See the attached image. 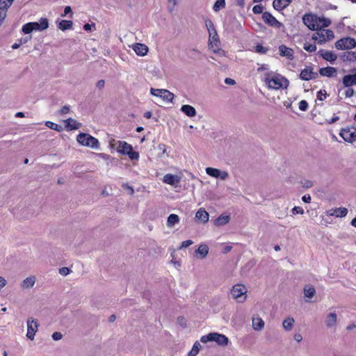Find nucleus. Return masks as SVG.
<instances>
[{
	"instance_id": "f257e3e1",
	"label": "nucleus",
	"mask_w": 356,
	"mask_h": 356,
	"mask_svg": "<svg viewBox=\"0 0 356 356\" xmlns=\"http://www.w3.org/2000/svg\"><path fill=\"white\" fill-rule=\"evenodd\" d=\"M264 81L268 88L273 90L286 88L289 85V81L286 78L273 72L266 73Z\"/></svg>"
},
{
	"instance_id": "f03ea898",
	"label": "nucleus",
	"mask_w": 356,
	"mask_h": 356,
	"mask_svg": "<svg viewBox=\"0 0 356 356\" xmlns=\"http://www.w3.org/2000/svg\"><path fill=\"white\" fill-rule=\"evenodd\" d=\"M302 21L305 25L313 31L318 29V28L327 27L331 24L330 19L318 17L312 14H305L302 17Z\"/></svg>"
},
{
	"instance_id": "7ed1b4c3",
	"label": "nucleus",
	"mask_w": 356,
	"mask_h": 356,
	"mask_svg": "<svg viewBox=\"0 0 356 356\" xmlns=\"http://www.w3.org/2000/svg\"><path fill=\"white\" fill-rule=\"evenodd\" d=\"M205 26L209 34V47L214 53H217L220 50V40L217 33L216 28L214 27L213 22L207 18L204 20Z\"/></svg>"
},
{
	"instance_id": "20e7f679",
	"label": "nucleus",
	"mask_w": 356,
	"mask_h": 356,
	"mask_svg": "<svg viewBox=\"0 0 356 356\" xmlns=\"http://www.w3.org/2000/svg\"><path fill=\"white\" fill-rule=\"evenodd\" d=\"M77 142L83 146L89 147L92 149H99V140L86 133H80L76 136Z\"/></svg>"
},
{
	"instance_id": "39448f33",
	"label": "nucleus",
	"mask_w": 356,
	"mask_h": 356,
	"mask_svg": "<svg viewBox=\"0 0 356 356\" xmlns=\"http://www.w3.org/2000/svg\"><path fill=\"white\" fill-rule=\"evenodd\" d=\"M117 152L122 155H127L131 161L139 159V153L134 151L133 147L126 141H118Z\"/></svg>"
},
{
	"instance_id": "423d86ee",
	"label": "nucleus",
	"mask_w": 356,
	"mask_h": 356,
	"mask_svg": "<svg viewBox=\"0 0 356 356\" xmlns=\"http://www.w3.org/2000/svg\"><path fill=\"white\" fill-rule=\"evenodd\" d=\"M315 30L316 31L313 34L312 40L317 41L321 44L334 38V32L330 29L318 28V29Z\"/></svg>"
},
{
	"instance_id": "0eeeda50",
	"label": "nucleus",
	"mask_w": 356,
	"mask_h": 356,
	"mask_svg": "<svg viewBox=\"0 0 356 356\" xmlns=\"http://www.w3.org/2000/svg\"><path fill=\"white\" fill-rule=\"evenodd\" d=\"M246 293L247 289L245 285L235 284L231 289L230 295L238 302H243L247 298Z\"/></svg>"
},
{
	"instance_id": "6e6552de",
	"label": "nucleus",
	"mask_w": 356,
	"mask_h": 356,
	"mask_svg": "<svg viewBox=\"0 0 356 356\" xmlns=\"http://www.w3.org/2000/svg\"><path fill=\"white\" fill-rule=\"evenodd\" d=\"M356 47V41L350 37L343 38L337 40L335 43V47L337 49H350Z\"/></svg>"
},
{
	"instance_id": "1a4fd4ad",
	"label": "nucleus",
	"mask_w": 356,
	"mask_h": 356,
	"mask_svg": "<svg viewBox=\"0 0 356 356\" xmlns=\"http://www.w3.org/2000/svg\"><path fill=\"white\" fill-rule=\"evenodd\" d=\"M339 135L345 141L353 143L356 140V128L354 127L343 128Z\"/></svg>"
},
{
	"instance_id": "9d476101",
	"label": "nucleus",
	"mask_w": 356,
	"mask_h": 356,
	"mask_svg": "<svg viewBox=\"0 0 356 356\" xmlns=\"http://www.w3.org/2000/svg\"><path fill=\"white\" fill-rule=\"evenodd\" d=\"M312 66H306V67L301 70L299 78L303 81H310L316 79L318 76V74L313 71Z\"/></svg>"
},
{
	"instance_id": "9b49d317",
	"label": "nucleus",
	"mask_w": 356,
	"mask_h": 356,
	"mask_svg": "<svg viewBox=\"0 0 356 356\" xmlns=\"http://www.w3.org/2000/svg\"><path fill=\"white\" fill-rule=\"evenodd\" d=\"M200 341L203 343L216 341L218 345H222V334L211 332L207 335L202 336Z\"/></svg>"
},
{
	"instance_id": "f8f14e48",
	"label": "nucleus",
	"mask_w": 356,
	"mask_h": 356,
	"mask_svg": "<svg viewBox=\"0 0 356 356\" xmlns=\"http://www.w3.org/2000/svg\"><path fill=\"white\" fill-rule=\"evenodd\" d=\"M262 19L266 24L270 26L280 29L283 24L280 22L271 13L269 12H264L262 14Z\"/></svg>"
},
{
	"instance_id": "ddd939ff",
	"label": "nucleus",
	"mask_w": 356,
	"mask_h": 356,
	"mask_svg": "<svg viewBox=\"0 0 356 356\" xmlns=\"http://www.w3.org/2000/svg\"><path fill=\"white\" fill-rule=\"evenodd\" d=\"M39 324L37 321L33 319L32 318H29L27 320V333L26 337L31 339H34V336L35 332L38 331Z\"/></svg>"
},
{
	"instance_id": "4468645a",
	"label": "nucleus",
	"mask_w": 356,
	"mask_h": 356,
	"mask_svg": "<svg viewBox=\"0 0 356 356\" xmlns=\"http://www.w3.org/2000/svg\"><path fill=\"white\" fill-rule=\"evenodd\" d=\"M33 31H42L48 29L49 20L47 18L42 17L38 22H31Z\"/></svg>"
},
{
	"instance_id": "2eb2a0df",
	"label": "nucleus",
	"mask_w": 356,
	"mask_h": 356,
	"mask_svg": "<svg viewBox=\"0 0 356 356\" xmlns=\"http://www.w3.org/2000/svg\"><path fill=\"white\" fill-rule=\"evenodd\" d=\"M209 217L208 212L204 208H200L196 212L195 218L199 222L206 223L209 220Z\"/></svg>"
},
{
	"instance_id": "dca6fc26",
	"label": "nucleus",
	"mask_w": 356,
	"mask_h": 356,
	"mask_svg": "<svg viewBox=\"0 0 356 356\" xmlns=\"http://www.w3.org/2000/svg\"><path fill=\"white\" fill-rule=\"evenodd\" d=\"M279 51L281 56L286 57L290 60H293L294 58L293 50L284 44H282L279 47Z\"/></svg>"
},
{
	"instance_id": "f3484780",
	"label": "nucleus",
	"mask_w": 356,
	"mask_h": 356,
	"mask_svg": "<svg viewBox=\"0 0 356 356\" xmlns=\"http://www.w3.org/2000/svg\"><path fill=\"white\" fill-rule=\"evenodd\" d=\"M133 49L137 55L140 56H145L148 52V47L142 43H136L133 46Z\"/></svg>"
},
{
	"instance_id": "a211bd4d",
	"label": "nucleus",
	"mask_w": 356,
	"mask_h": 356,
	"mask_svg": "<svg viewBox=\"0 0 356 356\" xmlns=\"http://www.w3.org/2000/svg\"><path fill=\"white\" fill-rule=\"evenodd\" d=\"M318 54L321 56L325 60L331 63L335 61L337 58V55L331 51H325L323 49H321L318 51Z\"/></svg>"
},
{
	"instance_id": "6ab92c4d",
	"label": "nucleus",
	"mask_w": 356,
	"mask_h": 356,
	"mask_svg": "<svg viewBox=\"0 0 356 356\" xmlns=\"http://www.w3.org/2000/svg\"><path fill=\"white\" fill-rule=\"evenodd\" d=\"M163 181L171 186H175L180 181V177L172 174H166L164 175Z\"/></svg>"
},
{
	"instance_id": "aec40b11",
	"label": "nucleus",
	"mask_w": 356,
	"mask_h": 356,
	"mask_svg": "<svg viewBox=\"0 0 356 356\" xmlns=\"http://www.w3.org/2000/svg\"><path fill=\"white\" fill-rule=\"evenodd\" d=\"M319 74L322 76L332 77L337 74V70L333 67H322L319 70Z\"/></svg>"
},
{
	"instance_id": "412c9836",
	"label": "nucleus",
	"mask_w": 356,
	"mask_h": 356,
	"mask_svg": "<svg viewBox=\"0 0 356 356\" xmlns=\"http://www.w3.org/2000/svg\"><path fill=\"white\" fill-rule=\"evenodd\" d=\"M291 1L292 0H274L273 6L277 10H282L286 8Z\"/></svg>"
},
{
	"instance_id": "4be33fe9",
	"label": "nucleus",
	"mask_w": 356,
	"mask_h": 356,
	"mask_svg": "<svg viewBox=\"0 0 356 356\" xmlns=\"http://www.w3.org/2000/svg\"><path fill=\"white\" fill-rule=\"evenodd\" d=\"M252 327L254 330L260 331L264 327V321L259 315L253 316L252 318Z\"/></svg>"
},
{
	"instance_id": "5701e85b",
	"label": "nucleus",
	"mask_w": 356,
	"mask_h": 356,
	"mask_svg": "<svg viewBox=\"0 0 356 356\" xmlns=\"http://www.w3.org/2000/svg\"><path fill=\"white\" fill-rule=\"evenodd\" d=\"M180 111L188 117H194L197 113L195 108L188 104L182 105Z\"/></svg>"
},
{
	"instance_id": "b1692460",
	"label": "nucleus",
	"mask_w": 356,
	"mask_h": 356,
	"mask_svg": "<svg viewBox=\"0 0 356 356\" xmlns=\"http://www.w3.org/2000/svg\"><path fill=\"white\" fill-rule=\"evenodd\" d=\"M348 213V209L345 207L336 208L330 211L329 215L334 216L338 218L345 217Z\"/></svg>"
},
{
	"instance_id": "393cba45",
	"label": "nucleus",
	"mask_w": 356,
	"mask_h": 356,
	"mask_svg": "<svg viewBox=\"0 0 356 356\" xmlns=\"http://www.w3.org/2000/svg\"><path fill=\"white\" fill-rule=\"evenodd\" d=\"M343 83L345 87H350L356 84V74H348L343 76Z\"/></svg>"
},
{
	"instance_id": "a878e982",
	"label": "nucleus",
	"mask_w": 356,
	"mask_h": 356,
	"mask_svg": "<svg viewBox=\"0 0 356 356\" xmlns=\"http://www.w3.org/2000/svg\"><path fill=\"white\" fill-rule=\"evenodd\" d=\"M206 172L207 175L212 177L220 178L222 179V172L219 169L208 167L206 168Z\"/></svg>"
},
{
	"instance_id": "bb28decb",
	"label": "nucleus",
	"mask_w": 356,
	"mask_h": 356,
	"mask_svg": "<svg viewBox=\"0 0 356 356\" xmlns=\"http://www.w3.org/2000/svg\"><path fill=\"white\" fill-rule=\"evenodd\" d=\"M209 252V247L206 244H201L198 248L195 250V253L199 254L200 259H204L207 257Z\"/></svg>"
},
{
	"instance_id": "cd10ccee",
	"label": "nucleus",
	"mask_w": 356,
	"mask_h": 356,
	"mask_svg": "<svg viewBox=\"0 0 356 356\" xmlns=\"http://www.w3.org/2000/svg\"><path fill=\"white\" fill-rule=\"evenodd\" d=\"M35 282V278L34 276H30L23 280L21 284L22 289H30L33 286Z\"/></svg>"
},
{
	"instance_id": "c85d7f7f",
	"label": "nucleus",
	"mask_w": 356,
	"mask_h": 356,
	"mask_svg": "<svg viewBox=\"0 0 356 356\" xmlns=\"http://www.w3.org/2000/svg\"><path fill=\"white\" fill-rule=\"evenodd\" d=\"M73 22L71 20L62 19L59 22L58 27L63 31L72 28Z\"/></svg>"
},
{
	"instance_id": "c756f323",
	"label": "nucleus",
	"mask_w": 356,
	"mask_h": 356,
	"mask_svg": "<svg viewBox=\"0 0 356 356\" xmlns=\"http://www.w3.org/2000/svg\"><path fill=\"white\" fill-rule=\"evenodd\" d=\"M179 222V217L178 215L171 213L169 215L167 219V226L168 227H172L175 224Z\"/></svg>"
},
{
	"instance_id": "7c9ffc66",
	"label": "nucleus",
	"mask_w": 356,
	"mask_h": 356,
	"mask_svg": "<svg viewBox=\"0 0 356 356\" xmlns=\"http://www.w3.org/2000/svg\"><path fill=\"white\" fill-rule=\"evenodd\" d=\"M65 128L67 130L72 131V130H76L79 129V126L77 125V122L72 119V118H68L66 120H65Z\"/></svg>"
},
{
	"instance_id": "2f4dec72",
	"label": "nucleus",
	"mask_w": 356,
	"mask_h": 356,
	"mask_svg": "<svg viewBox=\"0 0 356 356\" xmlns=\"http://www.w3.org/2000/svg\"><path fill=\"white\" fill-rule=\"evenodd\" d=\"M337 322V314L334 312L330 313L325 321L327 327H332L335 325Z\"/></svg>"
},
{
	"instance_id": "473e14b6",
	"label": "nucleus",
	"mask_w": 356,
	"mask_h": 356,
	"mask_svg": "<svg viewBox=\"0 0 356 356\" xmlns=\"http://www.w3.org/2000/svg\"><path fill=\"white\" fill-rule=\"evenodd\" d=\"M201 347L202 346L200 342L196 341L194 343L192 349L188 352L187 356H196L198 354Z\"/></svg>"
},
{
	"instance_id": "72a5a7b5",
	"label": "nucleus",
	"mask_w": 356,
	"mask_h": 356,
	"mask_svg": "<svg viewBox=\"0 0 356 356\" xmlns=\"http://www.w3.org/2000/svg\"><path fill=\"white\" fill-rule=\"evenodd\" d=\"M341 58L344 61H355L356 60V53L354 51H347L343 54Z\"/></svg>"
},
{
	"instance_id": "f704fd0d",
	"label": "nucleus",
	"mask_w": 356,
	"mask_h": 356,
	"mask_svg": "<svg viewBox=\"0 0 356 356\" xmlns=\"http://www.w3.org/2000/svg\"><path fill=\"white\" fill-rule=\"evenodd\" d=\"M293 323L294 319L293 318L289 317L283 321L282 326L284 330L289 331L292 329Z\"/></svg>"
},
{
	"instance_id": "c9c22d12",
	"label": "nucleus",
	"mask_w": 356,
	"mask_h": 356,
	"mask_svg": "<svg viewBox=\"0 0 356 356\" xmlns=\"http://www.w3.org/2000/svg\"><path fill=\"white\" fill-rule=\"evenodd\" d=\"M45 125L51 129H53V130H55V131H62L63 130V128L61 125H59L56 123H54L53 122H51V121H47L45 122Z\"/></svg>"
},
{
	"instance_id": "e433bc0d",
	"label": "nucleus",
	"mask_w": 356,
	"mask_h": 356,
	"mask_svg": "<svg viewBox=\"0 0 356 356\" xmlns=\"http://www.w3.org/2000/svg\"><path fill=\"white\" fill-rule=\"evenodd\" d=\"M316 293V290L314 286H309L304 289V294L305 297L312 298Z\"/></svg>"
},
{
	"instance_id": "4c0bfd02",
	"label": "nucleus",
	"mask_w": 356,
	"mask_h": 356,
	"mask_svg": "<svg viewBox=\"0 0 356 356\" xmlns=\"http://www.w3.org/2000/svg\"><path fill=\"white\" fill-rule=\"evenodd\" d=\"M174 97L175 95L172 92L165 89V92H163L161 98L165 102H172Z\"/></svg>"
},
{
	"instance_id": "58836bf2",
	"label": "nucleus",
	"mask_w": 356,
	"mask_h": 356,
	"mask_svg": "<svg viewBox=\"0 0 356 356\" xmlns=\"http://www.w3.org/2000/svg\"><path fill=\"white\" fill-rule=\"evenodd\" d=\"M15 0H0V10H8Z\"/></svg>"
},
{
	"instance_id": "ea45409f",
	"label": "nucleus",
	"mask_w": 356,
	"mask_h": 356,
	"mask_svg": "<svg viewBox=\"0 0 356 356\" xmlns=\"http://www.w3.org/2000/svg\"><path fill=\"white\" fill-rule=\"evenodd\" d=\"M269 50V48L267 47H264L262 44H258L254 47V51L255 52L260 54H266Z\"/></svg>"
},
{
	"instance_id": "a19ab883",
	"label": "nucleus",
	"mask_w": 356,
	"mask_h": 356,
	"mask_svg": "<svg viewBox=\"0 0 356 356\" xmlns=\"http://www.w3.org/2000/svg\"><path fill=\"white\" fill-rule=\"evenodd\" d=\"M163 92H165V89H155L153 88H151L150 89V93L153 96H156L158 97H161Z\"/></svg>"
},
{
	"instance_id": "79ce46f5",
	"label": "nucleus",
	"mask_w": 356,
	"mask_h": 356,
	"mask_svg": "<svg viewBox=\"0 0 356 356\" xmlns=\"http://www.w3.org/2000/svg\"><path fill=\"white\" fill-rule=\"evenodd\" d=\"M22 31L24 34H29L32 31H33V27H32V25H31V22H28V23L24 24L22 28Z\"/></svg>"
},
{
	"instance_id": "37998d69",
	"label": "nucleus",
	"mask_w": 356,
	"mask_h": 356,
	"mask_svg": "<svg viewBox=\"0 0 356 356\" xmlns=\"http://www.w3.org/2000/svg\"><path fill=\"white\" fill-rule=\"evenodd\" d=\"M303 49L308 52H314L316 51V47L314 44L305 42L303 45Z\"/></svg>"
},
{
	"instance_id": "c03bdc74",
	"label": "nucleus",
	"mask_w": 356,
	"mask_h": 356,
	"mask_svg": "<svg viewBox=\"0 0 356 356\" xmlns=\"http://www.w3.org/2000/svg\"><path fill=\"white\" fill-rule=\"evenodd\" d=\"M67 15H70V17H72V8L70 6H67L64 8L63 13L61 14V17H64L67 16Z\"/></svg>"
},
{
	"instance_id": "a18cd8bd",
	"label": "nucleus",
	"mask_w": 356,
	"mask_h": 356,
	"mask_svg": "<svg viewBox=\"0 0 356 356\" xmlns=\"http://www.w3.org/2000/svg\"><path fill=\"white\" fill-rule=\"evenodd\" d=\"M308 108V103L306 100H301L299 102V109L302 111H307Z\"/></svg>"
},
{
	"instance_id": "49530a36",
	"label": "nucleus",
	"mask_w": 356,
	"mask_h": 356,
	"mask_svg": "<svg viewBox=\"0 0 356 356\" xmlns=\"http://www.w3.org/2000/svg\"><path fill=\"white\" fill-rule=\"evenodd\" d=\"M264 7L261 5H256L253 7L252 11L254 14H261L263 13Z\"/></svg>"
},
{
	"instance_id": "de8ad7c7",
	"label": "nucleus",
	"mask_w": 356,
	"mask_h": 356,
	"mask_svg": "<svg viewBox=\"0 0 356 356\" xmlns=\"http://www.w3.org/2000/svg\"><path fill=\"white\" fill-rule=\"evenodd\" d=\"M221 8H222V0H217L213 5V9L217 12L219 11Z\"/></svg>"
},
{
	"instance_id": "09e8293b",
	"label": "nucleus",
	"mask_w": 356,
	"mask_h": 356,
	"mask_svg": "<svg viewBox=\"0 0 356 356\" xmlns=\"http://www.w3.org/2000/svg\"><path fill=\"white\" fill-rule=\"evenodd\" d=\"M70 273V269L67 267H62L59 269V273L62 275L66 276Z\"/></svg>"
},
{
	"instance_id": "8fccbe9b",
	"label": "nucleus",
	"mask_w": 356,
	"mask_h": 356,
	"mask_svg": "<svg viewBox=\"0 0 356 356\" xmlns=\"http://www.w3.org/2000/svg\"><path fill=\"white\" fill-rule=\"evenodd\" d=\"M95 27V24H88L86 23L83 25V29L86 31H92L93 29Z\"/></svg>"
},
{
	"instance_id": "3c124183",
	"label": "nucleus",
	"mask_w": 356,
	"mask_h": 356,
	"mask_svg": "<svg viewBox=\"0 0 356 356\" xmlns=\"http://www.w3.org/2000/svg\"><path fill=\"white\" fill-rule=\"evenodd\" d=\"M291 211L293 214H302L304 213L303 209L300 207H294Z\"/></svg>"
},
{
	"instance_id": "603ef678",
	"label": "nucleus",
	"mask_w": 356,
	"mask_h": 356,
	"mask_svg": "<svg viewBox=\"0 0 356 356\" xmlns=\"http://www.w3.org/2000/svg\"><path fill=\"white\" fill-rule=\"evenodd\" d=\"M51 337L54 341H58L62 339L63 334L59 332H54Z\"/></svg>"
},
{
	"instance_id": "864d4df0",
	"label": "nucleus",
	"mask_w": 356,
	"mask_h": 356,
	"mask_svg": "<svg viewBox=\"0 0 356 356\" xmlns=\"http://www.w3.org/2000/svg\"><path fill=\"white\" fill-rule=\"evenodd\" d=\"M193 243V241L191 240H186V241H184L182 243H181V245L180 246V248H188V246H190L191 245H192Z\"/></svg>"
},
{
	"instance_id": "5fc2aeb1",
	"label": "nucleus",
	"mask_w": 356,
	"mask_h": 356,
	"mask_svg": "<svg viewBox=\"0 0 356 356\" xmlns=\"http://www.w3.org/2000/svg\"><path fill=\"white\" fill-rule=\"evenodd\" d=\"M345 95L346 97H351L354 95V90L350 87H346Z\"/></svg>"
},
{
	"instance_id": "6e6d98bb",
	"label": "nucleus",
	"mask_w": 356,
	"mask_h": 356,
	"mask_svg": "<svg viewBox=\"0 0 356 356\" xmlns=\"http://www.w3.org/2000/svg\"><path fill=\"white\" fill-rule=\"evenodd\" d=\"M326 95H327L326 91H325V90H319V91L318 92L317 97H318V99L319 100L322 101V100H323V97H326Z\"/></svg>"
},
{
	"instance_id": "4d7b16f0",
	"label": "nucleus",
	"mask_w": 356,
	"mask_h": 356,
	"mask_svg": "<svg viewBox=\"0 0 356 356\" xmlns=\"http://www.w3.org/2000/svg\"><path fill=\"white\" fill-rule=\"evenodd\" d=\"M70 111V106H64L61 108V109L59 111V113L61 115L66 114L69 113Z\"/></svg>"
},
{
	"instance_id": "13d9d810",
	"label": "nucleus",
	"mask_w": 356,
	"mask_h": 356,
	"mask_svg": "<svg viewBox=\"0 0 356 356\" xmlns=\"http://www.w3.org/2000/svg\"><path fill=\"white\" fill-rule=\"evenodd\" d=\"M105 86V81L104 79L99 80L96 83V87L99 89H102Z\"/></svg>"
},
{
	"instance_id": "bf43d9fd",
	"label": "nucleus",
	"mask_w": 356,
	"mask_h": 356,
	"mask_svg": "<svg viewBox=\"0 0 356 356\" xmlns=\"http://www.w3.org/2000/svg\"><path fill=\"white\" fill-rule=\"evenodd\" d=\"M311 196L309 195H305L302 197V200L305 203H309L311 202Z\"/></svg>"
},
{
	"instance_id": "052dcab7",
	"label": "nucleus",
	"mask_w": 356,
	"mask_h": 356,
	"mask_svg": "<svg viewBox=\"0 0 356 356\" xmlns=\"http://www.w3.org/2000/svg\"><path fill=\"white\" fill-rule=\"evenodd\" d=\"M158 149L162 152V154L166 153V145L165 144H159L158 145Z\"/></svg>"
},
{
	"instance_id": "680f3d73",
	"label": "nucleus",
	"mask_w": 356,
	"mask_h": 356,
	"mask_svg": "<svg viewBox=\"0 0 356 356\" xmlns=\"http://www.w3.org/2000/svg\"><path fill=\"white\" fill-rule=\"evenodd\" d=\"M224 83L228 85H234L236 83V81L231 78H226L225 79H224Z\"/></svg>"
},
{
	"instance_id": "e2e57ef3",
	"label": "nucleus",
	"mask_w": 356,
	"mask_h": 356,
	"mask_svg": "<svg viewBox=\"0 0 356 356\" xmlns=\"http://www.w3.org/2000/svg\"><path fill=\"white\" fill-rule=\"evenodd\" d=\"M216 225H222V214H220L215 220Z\"/></svg>"
},
{
	"instance_id": "0e129e2a",
	"label": "nucleus",
	"mask_w": 356,
	"mask_h": 356,
	"mask_svg": "<svg viewBox=\"0 0 356 356\" xmlns=\"http://www.w3.org/2000/svg\"><path fill=\"white\" fill-rule=\"evenodd\" d=\"M294 339L297 341V342H300L302 340V337L300 334L299 333H296L294 335Z\"/></svg>"
},
{
	"instance_id": "69168bd1",
	"label": "nucleus",
	"mask_w": 356,
	"mask_h": 356,
	"mask_svg": "<svg viewBox=\"0 0 356 356\" xmlns=\"http://www.w3.org/2000/svg\"><path fill=\"white\" fill-rule=\"evenodd\" d=\"M339 118L338 116H333L330 120H327V122L329 124H332V123H334L335 122H337V120H339Z\"/></svg>"
},
{
	"instance_id": "338daca9",
	"label": "nucleus",
	"mask_w": 356,
	"mask_h": 356,
	"mask_svg": "<svg viewBox=\"0 0 356 356\" xmlns=\"http://www.w3.org/2000/svg\"><path fill=\"white\" fill-rule=\"evenodd\" d=\"M6 284V280L2 277H0V289L1 288H3Z\"/></svg>"
},
{
	"instance_id": "774afa93",
	"label": "nucleus",
	"mask_w": 356,
	"mask_h": 356,
	"mask_svg": "<svg viewBox=\"0 0 356 356\" xmlns=\"http://www.w3.org/2000/svg\"><path fill=\"white\" fill-rule=\"evenodd\" d=\"M31 36H29V37H26V38H21V39L19 40V42H20V44H25L26 42H27V41H28L29 40H30V39H31Z\"/></svg>"
}]
</instances>
